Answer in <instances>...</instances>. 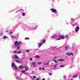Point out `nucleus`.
Masks as SVG:
<instances>
[{"instance_id": "2f4dec72", "label": "nucleus", "mask_w": 80, "mask_h": 80, "mask_svg": "<svg viewBox=\"0 0 80 80\" xmlns=\"http://www.w3.org/2000/svg\"><path fill=\"white\" fill-rule=\"evenodd\" d=\"M21 72L22 73H25V71H22Z\"/></svg>"}, {"instance_id": "3c124183", "label": "nucleus", "mask_w": 80, "mask_h": 80, "mask_svg": "<svg viewBox=\"0 0 80 80\" xmlns=\"http://www.w3.org/2000/svg\"><path fill=\"white\" fill-rule=\"evenodd\" d=\"M6 33H8V31H6Z\"/></svg>"}, {"instance_id": "f704fd0d", "label": "nucleus", "mask_w": 80, "mask_h": 80, "mask_svg": "<svg viewBox=\"0 0 80 80\" xmlns=\"http://www.w3.org/2000/svg\"><path fill=\"white\" fill-rule=\"evenodd\" d=\"M52 38H55V36H52Z\"/></svg>"}, {"instance_id": "9d476101", "label": "nucleus", "mask_w": 80, "mask_h": 80, "mask_svg": "<svg viewBox=\"0 0 80 80\" xmlns=\"http://www.w3.org/2000/svg\"><path fill=\"white\" fill-rule=\"evenodd\" d=\"M19 68L20 69H22L23 68V66L21 65L19 67Z\"/></svg>"}, {"instance_id": "e433bc0d", "label": "nucleus", "mask_w": 80, "mask_h": 80, "mask_svg": "<svg viewBox=\"0 0 80 80\" xmlns=\"http://www.w3.org/2000/svg\"><path fill=\"white\" fill-rule=\"evenodd\" d=\"M27 68V67L26 66H25L24 68Z\"/></svg>"}, {"instance_id": "6ab92c4d", "label": "nucleus", "mask_w": 80, "mask_h": 80, "mask_svg": "<svg viewBox=\"0 0 80 80\" xmlns=\"http://www.w3.org/2000/svg\"><path fill=\"white\" fill-rule=\"evenodd\" d=\"M28 70V67H27L26 68V69H25V71H27Z\"/></svg>"}, {"instance_id": "2eb2a0df", "label": "nucleus", "mask_w": 80, "mask_h": 80, "mask_svg": "<svg viewBox=\"0 0 80 80\" xmlns=\"http://www.w3.org/2000/svg\"><path fill=\"white\" fill-rule=\"evenodd\" d=\"M36 58H40V57H39V56L38 55H36Z\"/></svg>"}, {"instance_id": "f03ea898", "label": "nucleus", "mask_w": 80, "mask_h": 80, "mask_svg": "<svg viewBox=\"0 0 80 80\" xmlns=\"http://www.w3.org/2000/svg\"><path fill=\"white\" fill-rule=\"evenodd\" d=\"M50 10L52 11V12L55 13H57V10L55 9V8H51Z\"/></svg>"}, {"instance_id": "37998d69", "label": "nucleus", "mask_w": 80, "mask_h": 80, "mask_svg": "<svg viewBox=\"0 0 80 80\" xmlns=\"http://www.w3.org/2000/svg\"><path fill=\"white\" fill-rule=\"evenodd\" d=\"M12 38H15V37H14L13 36H12Z\"/></svg>"}, {"instance_id": "f257e3e1", "label": "nucleus", "mask_w": 80, "mask_h": 80, "mask_svg": "<svg viewBox=\"0 0 80 80\" xmlns=\"http://www.w3.org/2000/svg\"><path fill=\"white\" fill-rule=\"evenodd\" d=\"M21 43H22V42L20 41L19 42H18V41H16L14 42V45L15 47H17L18 45H20V44H21Z\"/></svg>"}, {"instance_id": "9b49d317", "label": "nucleus", "mask_w": 80, "mask_h": 80, "mask_svg": "<svg viewBox=\"0 0 80 80\" xmlns=\"http://www.w3.org/2000/svg\"><path fill=\"white\" fill-rule=\"evenodd\" d=\"M42 41V42L44 43H45V42H46V41H45V39H44L42 40H41Z\"/></svg>"}, {"instance_id": "1a4fd4ad", "label": "nucleus", "mask_w": 80, "mask_h": 80, "mask_svg": "<svg viewBox=\"0 0 80 80\" xmlns=\"http://www.w3.org/2000/svg\"><path fill=\"white\" fill-rule=\"evenodd\" d=\"M8 38V37H7L5 36H3V39H6V38Z\"/></svg>"}, {"instance_id": "5fc2aeb1", "label": "nucleus", "mask_w": 80, "mask_h": 80, "mask_svg": "<svg viewBox=\"0 0 80 80\" xmlns=\"http://www.w3.org/2000/svg\"><path fill=\"white\" fill-rule=\"evenodd\" d=\"M32 73H34V71H32Z\"/></svg>"}, {"instance_id": "72a5a7b5", "label": "nucleus", "mask_w": 80, "mask_h": 80, "mask_svg": "<svg viewBox=\"0 0 80 80\" xmlns=\"http://www.w3.org/2000/svg\"><path fill=\"white\" fill-rule=\"evenodd\" d=\"M37 26H36L34 28V29H36V28H37Z\"/></svg>"}, {"instance_id": "7ed1b4c3", "label": "nucleus", "mask_w": 80, "mask_h": 80, "mask_svg": "<svg viewBox=\"0 0 80 80\" xmlns=\"http://www.w3.org/2000/svg\"><path fill=\"white\" fill-rule=\"evenodd\" d=\"M46 62H44L45 65L46 66H48L49 65V63H50V61L48 60L46 61Z\"/></svg>"}, {"instance_id": "dca6fc26", "label": "nucleus", "mask_w": 80, "mask_h": 80, "mask_svg": "<svg viewBox=\"0 0 80 80\" xmlns=\"http://www.w3.org/2000/svg\"><path fill=\"white\" fill-rule=\"evenodd\" d=\"M77 75H75L74 76H73V78H77Z\"/></svg>"}, {"instance_id": "b1692460", "label": "nucleus", "mask_w": 80, "mask_h": 80, "mask_svg": "<svg viewBox=\"0 0 80 80\" xmlns=\"http://www.w3.org/2000/svg\"><path fill=\"white\" fill-rule=\"evenodd\" d=\"M25 40H29V38H25Z\"/></svg>"}, {"instance_id": "864d4df0", "label": "nucleus", "mask_w": 80, "mask_h": 80, "mask_svg": "<svg viewBox=\"0 0 80 80\" xmlns=\"http://www.w3.org/2000/svg\"><path fill=\"white\" fill-rule=\"evenodd\" d=\"M68 37V36H66V37Z\"/></svg>"}, {"instance_id": "393cba45", "label": "nucleus", "mask_w": 80, "mask_h": 80, "mask_svg": "<svg viewBox=\"0 0 80 80\" xmlns=\"http://www.w3.org/2000/svg\"><path fill=\"white\" fill-rule=\"evenodd\" d=\"M26 52H27V53H29V50H26Z\"/></svg>"}, {"instance_id": "39448f33", "label": "nucleus", "mask_w": 80, "mask_h": 80, "mask_svg": "<svg viewBox=\"0 0 80 80\" xmlns=\"http://www.w3.org/2000/svg\"><path fill=\"white\" fill-rule=\"evenodd\" d=\"M80 29V28H79V26H77L75 28V31L76 32H78V30H79V29Z\"/></svg>"}, {"instance_id": "58836bf2", "label": "nucleus", "mask_w": 80, "mask_h": 80, "mask_svg": "<svg viewBox=\"0 0 80 80\" xmlns=\"http://www.w3.org/2000/svg\"><path fill=\"white\" fill-rule=\"evenodd\" d=\"M13 53H17V51H15L13 52Z\"/></svg>"}, {"instance_id": "cd10ccee", "label": "nucleus", "mask_w": 80, "mask_h": 80, "mask_svg": "<svg viewBox=\"0 0 80 80\" xmlns=\"http://www.w3.org/2000/svg\"><path fill=\"white\" fill-rule=\"evenodd\" d=\"M25 15V13L23 12L22 13V16H24Z\"/></svg>"}, {"instance_id": "f8f14e48", "label": "nucleus", "mask_w": 80, "mask_h": 80, "mask_svg": "<svg viewBox=\"0 0 80 80\" xmlns=\"http://www.w3.org/2000/svg\"><path fill=\"white\" fill-rule=\"evenodd\" d=\"M58 60L59 62H64V60H63V59H59Z\"/></svg>"}, {"instance_id": "09e8293b", "label": "nucleus", "mask_w": 80, "mask_h": 80, "mask_svg": "<svg viewBox=\"0 0 80 80\" xmlns=\"http://www.w3.org/2000/svg\"><path fill=\"white\" fill-rule=\"evenodd\" d=\"M54 58H57V57L55 56L54 57Z\"/></svg>"}, {"instance_id": "412c9836", "label": "nucleus", "mask_w": 80, "mask_h": 80, "mask_svg": "<svg viewBox=\"0 0 80 80\" xmlns=\"http://www.w3.org/2000/svg\"><path fill=\"white\" fill-rule=\"evenodd\" d=\"M53 61H54L55 63H57L58 62V61H56L54 59L53 60Z\"/></svg>"}, {"instance_id": "c85d7f7f", "label": "nucleus", "mask_w": 80, "mask_h": 80, "mask_svg": "<svg viewBox=\"0 0 80 80\" xmlns=\"http://www.w3.org/2000/svg\"><path fill=\"white\" fill-rule=\"evenodd\" d=\"M20 49V46H18L17 48V50H19Z\"/></svg>"}, {"instance_id": "4c0bfd02", "label": "nucleus", "mask_w": 80, "mask_h": 80, "mask_svg": "<svg viewBox=\"0 0 80 80\" xmlns=\"http://www.w3.org/2000/svg\"><path fill=\"white\" fill-rule=\"evenodd\" d=\"M41 69H42V68L40 67V68H39V70H41Z\"/></svg>"}, {"instance_id": "0eeeda50", "label": "nucleus", "mask_w": 80, "mask_h": 80, "mask_svg": "<svg viewBox=\"0 0 80 80\" xmlns=\"http://www.w3.org/2000/svg\"><path fill=\"white\" fill-rule=\"evenodd\" d=\"M59 37L60 38H61V39H64L65 38V37L64 36L59 35Z\"/></svg>"}, {"instance_id": "5701e85b", "label": "nucleus", "mask_w": 80, "mask_h": 80, "mask_svg": "<svg viewBox=\"0 0 80 80\" xmlns=\"http://www.w3.org/2000/svg\"><path fill=\"white\" fill-rule=\"evenodd\" d=\"M29 60H30V61H32V60H33V59H32V58H29Z\"/></svg>"}, {"instance_id": "8fccbe9b", "label": "nucleus", "mask_w": 80, "mask_h": 80, "mask_svg": "<svg viewBox=\"0 0 80 80\" xmlns=\"http://www.w3.org/2000/svg\"><path fill=\"white\" fill-rule=\"evenodd\" d=\"M42 80H45V78H43Z\"/></svg>"}, {"instance_id": "79ce46f5", "label": "nucleus", "mask_w": 80, "mask_h": 80, "mask_svg": "<svg viewBox=\"0 0 80 80\" xmlns=\"http://www.w3.org/2000/svg\"><path fill=\"white\" fill-rule=\"evenodd\" d=\"M20 11H22H22H23V9H20Z\"/></svg>"}, {"instance_id": "473e14b6", "label": "nucleus", "mask_w": 80, "mask_h": 80, "mask_svg": "<svg viewBox=\"0 0 80 80\" xmlns=\"http://www.w3.org/2000/svg\"><path fill=\"white\" fill-rule=\"evenodd\" d=\"M63 78H67V76H63Z\"/></svg>"}, {"instance_id": "c756f323", "label": "nucleus", "mask_w": 80, "mask_h": 80, "mask_svg": "<svg viewBox=\"0 0 80 80\" xmlns=\"http://www.w3.org/2000/svg\"><path fill=\"white\" fill-rule=\"evenodd\" d=\"M70 54H71V55H72V56H73V54L71 52L70 53Z\"/></svg>"}, {"instance_id": "aec40b11", "label": "nucleus", "mask_w": 80, "mask_h": 80, "mask_svg": "<svg viewBox=\"0 0 80 80\" xmlns=\"http://www.w3.org/2000/svg\"><path fill=\"white\" fill-rule=\"evenodd\" d=\"M21 79V78L19 77H17V79L18 80H20Z\"/></svg>"}, {"instance_id": "49530a36", "label": "nucleus", "mask_w": 80, "mask_h": 80, "mask_svg": "<svg viewBox=\"0 0 80 80\" xmlns=\"http://www.w3.org/2000/svg\"><path fill=\"white\" fill-rule=\"evenodd\" d=\"M36 80H40V79H39V78H37L36 79Z\"/></svg>"}, {"instance_id": "de8ad7c7", "label": "nucleus", "mask_w": 80, "mask_h": 80, "mask_svg": "<svg viewBox=\"0 0 80 80\" xmlns=\"http://www.w3.org/2000/svg\"><path fill=\"white\" fill-rule=\"evenodd\" d=\"M42 70H44V68H42Z\"/></svg>"}, {"instance_id": "a18cd8bd", "label": "nucleus", "mask_w": 80, "mask_h": 80, "mask_svg": "<svg viewBox=\"0 0 80 80\" xmlns=\"http://www.w3.org/2000/svg\"><path fill=\"white\" fill-rule=\"evenodd\" d=\"M49 75H52V74L51 73H49Z\"/></svg>"}, {"instance_id": "a211bd4d", "label": "nucleus", "mask_w": 80, "mask_h": 80, "mask_svg": "<svg viewBox=\"0 0 80 80\" xmlns=\"http://www.w3.org/2000/svg\"><path fill=\"white\" fill-rule=\"evenodd\" d=\"M22 53V52L21 51H18V54H20V53Z\"/></svg>"}, {"instance_id": "603ef678", "label": "nucleus", "mask_w": 80, "mask_h": 80, "mask_svg": "<svg viewBox=\"0 0 80 80\" xmlns=\"http://www.w3.org/2000/svg\"><path fill=\"white\" fill-rule=\"evenodd\" d=\"M58 40H60V39H58Z\"/></svg>"}, {"instance_id": "7c9ffc66", "label": "nucleus", "mask_w": 80, "mask_h": 80, "mask_svg": "<svg viewBox=\"0 0 80 80\" xmlns=\"http://www.w3.org/2000/svg\"><path fill=\"white\" fill-rule=\"evenodd\" d=\"M60 67H65V65H61V66H60Z\"/></svg>"}, {"instance_id": "f3484780", "label": "nucleus", "mask_w": 80, "mask_h": 80, "mask_svg": "<svg viewBox=\"0 0 80 80\" xmlns=\"http://www.w3.org/2000/svg\"><path fill=\"white\" fill-rule=\"evenodd\" d=\"M14 68H15V69L16 70H18V68H17V66H14Z\"/></svg>"}, {"instance_id": "bb28decb", "label": "nucleus", "mask_w": 80, "mask_h": 80, "mask_svg": "<svg viewBox=\"0 0 80 80\" xmlns=\"http://www.w3.org/2000/svg\"><path fill=\"white\" fill-rule=\"evenodd\" d=\"M38 64L39 65H41V64H42V62H38Z\"/></svg>"}, {"instance_id": "6e6552de", "label": "nucleus", "mask_w": 80, "mask_h": 80, "mask_svg": "<svg viewBox=\"0 0 80 80\" xmlns=\"http://www.w3.org/2000/svg\"><path fill=\"white\" fill-rule=\"evenodd\" d=\"M32 65L33 67H36V64H35V62H32Z\"/></svg>"}, {"instance_id": "ea45409f", "label": "nucleus", "mask_w": 80, "mask_h": 80, "mask_svg": "<svg viewBox=\"0 0 80 80\" xmlns=\"http://www.w3.org/2000/svg\"><path fill=\"white\" fill-rule=\"evenodd\" d=\"M57 65H58V64H56V65H55L54 66V67H57Z\"/></svg>"}, {"instance_id": "423d86ee", "label": "nucleus", "mask_w": 80, "mask_h": 80, "mask_svg": "<svg viewBox=\"0 0 80 80\" xmlns=\"http://www.w3.org/2000/svg\"><path fill=\"white\" fill-rule=\"evenodd\" d=\"M41 42L38 44V48H40L42 46V41L41 40Z\"/></svg>"}, {"instance_id": "c03bdc74", "label": "nucleus", "mask_w": 80, "mask_h": 80, "mask_svg": "<svg viewBox=\"0 0 80 80\" xmlns=\"http://www.w3.org/2000/svg\"><path fill=\"white\" fill-rule=\"evenodd\" d=\"M73 20H74V18H72V19H71V20H72V21H73Z\"/></svg>"}, {"instance_id": "20e7f679", "label": "nucleus", "mask_w": 80, "mask_h": 80, "mask_svg": "<svg viewBox=\"0 0 80 80\" xmlns=\"http://www.w3.org/2000/svg\"><path fill=\"white\" fill-rule=\"evenodd\" d=\"M12 58H14V59H19V58H18V56L16 55H14L13 57H12Z\"/></svg>"}, {"instance_id": "a878e982", "label": "nucleus", "mask_w": 80, "mask_h": 80, "mask_svg": "<svg viewBox=\"0 0 80 80\" xmlns=\"http://www.w3.org/2000/svg\"><path fill=\"white\" fill-rule=\"evenodd\" d=\"M67 54H68V56H70V53H69V52H68Z\"/></svg>"}, {"instance_id": "ddd939ff", "label": "nucleus", "mask_w": 80, "mask_h": 80, "mask_svg": "<svg viewBox=\"0 0 80 80\" xmlns=\"http://www.w3.org/2000/svg\"><path fill=\"white\" fill-rule=\"evenodd\" d=\"M68 48V46H66V47L65 48V49L66 50H67Z\"/></svg>"}, {"instance_id": "4be33fe9", "label": "nucleus", "mask_w": 80, "mask_h": 80, "mask_svg": "<svg viewBox=\"0 0 80 80\" xmlns=\"http://www.w3.org/2000/svg\"><path fill=\"white\" fill-rule=\"evenodd\" d=\"M16 62H18V63H20V61L18 60H16Z\"/></svg>"}, {"instance_id": "4468645a", "label": "nucleus", "mask_w": 80, "mask_h": 80, "mask_svg": "<svg viewBox=\"0 0 80 80\" xmlns=\"http://www.w3.org/2000/svg\"><path fill=\"white\" fill-rule=\"evenodd\" d=\"M14 66H15V63H14V62L12 63V67H14Z\"/></svg>"}, {"instance_id": "a19ab883", "label": "nucleus", "mask_w": 80, "mask_h": 80, "mask_svg": "<svg viewBox=\"0 0 80 80\" xmlns=\"http://www.w3.org/2000/svg\"><path fill=\"white\" fill-rule=\"evenodd\" d=\"M33 77H34V78H36V76H34Z\"/></svg>"}, {"instance_id": "6e6d98bb", "label": "nucleus", "mask_w": 80, "mask_h": 80, "mask_svg": "<svg viewBox=\"0 0 80 80\" xmlns=\"http://www.w3.org/2000/svg\"><path fill=\"white\" fill-rule=\"evenodd\" d=\"M75 25H74L73 26V27H74V26H75Z\"/></svg>"}, {"instance_id": "c9c22d12", "label": "nucleus", "mask_w": 80, "mask_h": 80, "mask_svg": "<svg viewBox=\"0 0 80 80\" xmlns=\"http://www.w3.org/2000/svg\"><path fill=\"white\" fill-rule=\"evenodd\" d=\"M9 33L10 34H12V33H13L9 32Z\"/></svg>"}]
</instances>
